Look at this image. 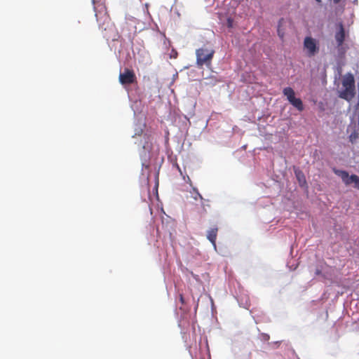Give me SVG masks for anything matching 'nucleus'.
Returning a JSON list of instances; mask_svg holds the SVG:
<instances>
[{
	"instance_id": "nucleus-1",
	"label": "nucleus",
	"mask_w": 359,
	"mask_h": 359,
	"mask_svg": "<svg viewBox=\"0 0 359 359\" xmlns=\"http://www.w3.org/2000/svg\"><path fill=\"white\" fill-rule=\"evenodd\" d=\"M214 54L215 50L212 48L203 47L197 49L196 51L197 65L198 67H202L203 65H210Z\"/></svg>"
},
{
	"instance_id": "nucleus-2",
	"label": "nucleus",
	"mask_w": 359,
	"mask_h": 359,
	"mask_svg": "<svg viewBox=\"0 0 359 359\" xmlns=\"http://www.w3.org/2000/svg\"><path fill=\"white\" fill-rule=\"evenodd\" d=\"M95 12L99 27L106 30L110 22V18L105 6L102 4L95 6Z\"/></svg>"
},
{
	"instance_id": "nucleus-3",
	"label": "nucleus",
	"mask_w": 359,
	"mask_h": 359,
	"mask_svg": "<svg viewBox=\"0 0 359 359\" xmlns=\"http://www.w3.org/2000/svg\"><path fill=\"white\" fill-rule=\"evenodd\" d=\"M333 172L341 177L342 182L346 185L353 184V187L359 190V177L358 175L354 174L349 175L348 172L336 168L333 169Z\"/></svg>"
},
{
	"instance_id": "nucleus-4",
	"label": "nucleus",
	"mask_w": 359,
	"mask_h": 359,
	"mask_svg": "<svg viewBox=\"0 0 359 359\" xmlns=\"http://www.w3.org/2000/svg\"><path fill=\"white\" fill-rule=\"evenodd\" d=\"M304 48L306 50V55L311 57L316 55L319 52V46L316 39L306 36L304 40Z\"/></svg>"
},
{
	"instance_id": "nucleus-5",
	"label": "nucleus",
	"mask_w": 359,
	"mask_h": 359,
	"mask_svg": "<svg viewBox=\"0 0 359 359\" xmlns=\"http://www.w3.org/2000/svg\"><path fill=\"white\" fill-rule=\"evenodd\" d=\"M119 82L122 85H130L137 81V78L133 70L126 68L123 72L120 73Z\"/></svg>"
},
{
	"instance_id": "nucleus-6",
	"label": "nucleus",
	"mask_w": 359,
	"mask_h": 359,
	"mask_svg": "<svg viewBox=\"0 0 359 359\" xmlns=\"http://www.w3.org/2000/svg\"><path fill=\"white\" fill-rule=\"evenodd\" d=\"M355 93V88H344V89L339 92V97L347 101H351L354 97Z\"/></svg>"
},
{
	"instance_id": "nucleus-7",
	"label": "nucleus",
	"mask_w": 359,
	"mask_h": 359,
	"mask_svg": "<svg viewBox=\"0 0 359 359\" xmlns=\"http://www.w3.org/2000/svg\"><path fill=\"white\" fill-rule=\"evenodd\" d=\"M335 39L338 46H341L345 40V30L343 25H339V31L335 34Z\"/></svg>"
},
{
	"instance_id": "nucleus-8",
	"label": "nucleus",
	"mask_w": 359,
	"mask_h": 359,
	"mask_svg": "<svg viewBox=\"0 0 359 359\" xmlns=\"http://www.w3.org/2000/svg\"><path fill=\"white\" fill-rule=\"evenodd\" d=\"M342 86L344 88H355V80L351 74L346 75L342 81Z\"/></svg>"
},
{
	"instance_id": "nucleus-9",
	"label": "nucleus",
	"mask_w": 359,
	"mask_h": 359,
	"mask_svg": "<svg viewBox=\"0 0 359 359\" xmlns=\"http://www.w3.org/2000/svg\"><path fill=\"white\" fill-rule=\"evenodd\" d=\"M218 229L217 227L211 228L207 233V238L211 242L213 246L216 247V239L217 236Z\"/></svg>"
},
{
	"instance_id": "nucleus-10",
	"label": "nucleus",
	"mask_w": 359,
	"mask_h": 359,
	"mask_svg": "<svg viewBox=\"0 0 359 359\" xmlns=\"http://www.w3.org/2000/svg\"><path fill=\"white\" fill-rule=\"evenodd\" d=\"M289 102L291 104H292L295 108H297L299 111L304 110L303 102L300 98H297L294 97L292 100H290Z\"/></svg>"
},
{
	"instance_id": "nucleus-11",
	"label": "nucleus",
	"mask_w": 359,
	"mask_h": 359,
	"mask_svg": "<svg viewBox=\"0 0 359 359\" xmlns=\"http://www.w3.org/2000/svg\"><path fill=\"white\" fill-rule=\"evenodd\" d=\"M285 96L287 97V99L288 101L292 100L293 97H294V90L290 87H287L283 89V91Z\"/></svg>"
},
{
	"instance_id": "nucleus-12",
	"label": "nucleus",
	"mask_w": 359,
	"mask_h": 359,
	"mask_svg": "<svg viewBox=\"0 0 359 359\" xmlns=\"http://www.w3.org/2000/svg\"><path fill=\"white\" fill-rule=\"evenodd\" d=\"M294 173H295V175H296L298 181L299 182V183H305L306 182L305 177L301 170H299L298 169L295 170Z\"/></svg>"
},
{
	"instance_id": "nucleus-13",
	"label": "nucleus",
	"mask_w": 359,
	"mask_h": 359,
	"mask_svg": "<svg viewBox=\"0 0 359 359\" xmlns=\"http://www.w3.org/2000/svg\"><path fill=\"white\" fill-rule=\"evenodd\" d=\"M177 55H178L177 52L175 50L172 49L171 51V53H170V58L175 59V58H177Z\"/></svg>"
},
{
	"instance_id": "nucleus-14",
	"label": "nucleus",
	"mask_w": 359,
	"mask_h": 359,
	"mask_svg": "<svg viewBox=\"0 0 359 359\" xmlns=\"http://www.w3.org/2000/svg\"><path fill=\"white\" fill-rule=\"evenodd\" d=\"M278 34L281 39L284 37V33L280 29V25H278Z\"/></svg>"
},
{
	"instance_id": "nucleus-15",
	"label": "nucleus",
	"mask_w": 359,
	"mask_h": 359,
	"mask_svg": "<svg viewBox=\"0 0 359 359\" xmlns=\"http://www.w3.org/2000/svg\"><path fill=\"white\" fill-rule=\"evenodd\" d=\"M180 302L183 304L184 303V297H183L182 294H180Z\"/></svg>"
},
{
	"instance_id": "nucleus-16",
	"label": "nucleus",
	"mask_w": 359,
	"mask_h": 359,
	"mask_svg": "<svg viewBox=\"0 0 359 359\" xmlns=\"http://www.w3.org/2000/svg\"><path fill=\"white\" fill-rule=\"evenodd\" d=\"M341 1V0H333L334 3L335 4H337L339 3V1Z\"/></svg>"
},
{
	"instance_id": "nucleus-17",
	"label": "nucleus",
	"mask_w": 359,
	"mask_h": 359,
	"mask_svg": "<svg viewBox=\"0 0 359 359\" xmlns=\"http://www.w3.org/2000/svg\"><path fill=\"white\" fill-rule=\"evenodd\" d=\"M320 271L319 270L316 271V274H320Z\"/></svg>"
},
{
	"instance_id": "nucleus-18",
	"label": "nucleus",
	"mask_w": 359,
	"mask_h": 359,
	"mask_svg": "<svg viewBox=\"0 0 359 359\" xmlns=\"http://www.w3.org/2000/svg\"><path fill=\"white\" fill-rule=\"evenodd\" d=\"M318 3H321L322 0H316Z\"/></svg>"
},
{
	"instance_id": "nucleus-19",
	"label": "nucleus",
	"mask_w": 359,
	"mask_h": 359,
	"mask_svg": "<svg viewBox=\"0 0 359 359\" xmlns=\"http://www.w3.org/2000/svg\"><path fill=\"white\" fill-rule=\"evenodd\" d=\"M198 195L200 196L201 198H202V196H201L198 193Z\"/></svg>"
}]
</instances>
